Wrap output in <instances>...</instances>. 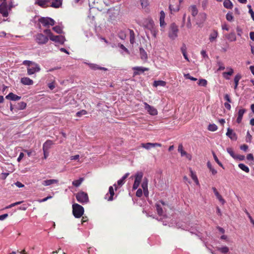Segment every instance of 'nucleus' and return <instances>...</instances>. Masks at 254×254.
I'll list each match as a JSON object with an SVG mask.
<instances>
[{"instance_id":"obj_34","label":"nucleus","mask_w":254,"mask_h":254,"mask_svg":"<svg viewBox=\"0 0 254 254\" xmlns=\"http://www.w3.org/2000/svg\"><path fill=\"white\" fill-rule=\"evenodd\" d=\"M217 250L220 252L221 253L225 254H228L229 252V248L225 246L221 248H217Z\"/></svg>"},{"instance_id":"obj_40","label":"nucleus","mask_w":254,"mask_h":254,"mask_svg":"<svg viewBox=\"0 0 254 254\" xmlns=\"http://www.w3.org/2000/svg\"><path fill=\"white\" fill-rule=\"evenodd\" d=\"M90 67L92 69H102V70H106L107 69L105 67H98L97 65L94 64H90Z\"/></svg>"},{"instance_id":"obj_57","label":"nucleus","mask_w":254,"mask_h":254,"mask_svg":"<svg viewBox=\"0 0 254 254\" xmlns=\"http://www.w3.org/2000/svg\"><path fill=\"white\" fill-rule=\"evenodd\" d=\"M44 33L47 34L49 36V38H50V36H51L53 35V33H52L51 31L49 29L44 30Z\"/></svg>"},{"instance_id":"obj_60","label":"nucleus","mask_w":254,"mask_h":254,"mask_svg":"<svg viewBox=\"0 0 254 254\" xmlns=\"http://www.w3.org/2000/svg\"><path fill=\"white\" fill-rule=\"evenodd\" d=\"M224 99L225 100H226L227 101V102H228V103L232 102V100L230 98V96L227 94H226L224 95Z\"/></svg>"},{"instance_id":"obj_9","label":"nucleus","mask_w":254,"mask_h":254,"mask_svg":"<svg viewBox=\"0 0 254 254\" xmlns=\"http://www.w3.org/2000/svg\"><path fill=\"white\" fill-rule=\"evenodd\" d=\"M144 105V108L147 112L151 115L155 116L158 114V111L154 107L149 105L146 102L143 103Z\"/></svg>"},{"instance_id":"obj_26","label":"nucleus","mask_w":254,"mask_h":254,"mask_svg":"<svg viewBox=\"0 0 254 254\" xmlns=\"http://www.w3.org/2000/svg\"><path fill=\"white\" fill-rule=\"evenodd\" d=\"M143 173L141 172H138L136 173L134 176L135 180L134 182L139 184H140L141 181L143 177Z\"/></svg>"},{"instance_id":"obj_62","label":"nucleus","mask_w":254,"mask_h":254,"mask_svg":"<svg viewBox=\"0 0 254 254\" xmlns=\"http://www.w3.org/2000/svg\"><path fill=\"white\" fill-rule=\"evenodd\" d=\"M240 148L241 150L246 151L247 149H248V146L246 144H243L241 146Z\"/></svg>"},{"instance_id":"obj_29","label":"nucleus","mask_w":254,"mask_h":254,"mask_svg":"<svg viewBox=\"0 0 254 254\" xmlns=\"http://www.w3.org/2000/svg\"><path fill=\"white\" fill-rule=\"evenodd\" d=\"M223 5L227 9H232L233 6V4L230 0H224L223 2Z\"/></svg>"},{"instance_id":"obj_49","label":"nucleus","mask_w":254,"mask_h":254,"mask_svg":"<svg viewBox=\"0 0 254 254\" xmlns=\"http://www.w3.org/2000/svg\"><path fill=\"white\" fill-rule=\"evenodd\" d=\"M87 112L85 110H82L76 113V116L78 117H80L82 115H85L87 114Z\"/></svg>"},{"instance_id":"obj_11","label":"nucleus","mask_w":254,"mask_h":254,"mask_svg":"<svg viewBox=\"0 0 254 254\" xmlns=\"http://www.w3.org/2000/svg\"><path fill=\"white\" fill-rule=\"evenodd\" d=\"M50 39L55 42L63 44L65 41V38L62 35L55 36L53 34L50 36Z\"/></svg>"},{"instance_id":"obj_44","label":"nucleus","mask_w":254,"mask_h":254,"mask_svg":"<svg viewBox=\"0 0 254 254\" xmlns=\"http://www.w3.org/2000/svg\"><path fill=\"white\" fill-rule=\"evenodd\" d=\"M213 157H214V159L215 160V161H216V162L222 168H224V167H223V165H222V164L219 161L218 158H217L216 155L215 154V153L214 152H213Z\"/></svg>"},{"instance_id":"obj_56","label":"nucleus","mask_w":254,"mask_h":254,"mask_svg":"<svg viewBox=\"0 0 254 254\" xmlns=\"http://www.w3.org/2000/svg\"><path fill=\"white\" fill-rule=\"evenodd\" d=\"M184 76L187 78V79H190L192 81H196L197 80V78H195V77H192L191 76L189 73L188 74H185L184 75Z\"/></svg>"},{"instance_id":"obj_32","label":"nucleus","mask_w":254,"mask_h":254,"mask_svg":"<svg viewBox=\"0 0 254 254\" xmlns=\"http://www.w3.org/2000/svg\"><path fill=\"white\" fill-rule=\"evenodd\" d=\"M83 178H80L78 180H74L72 182V184L75 187H79L83 181Z\"/></svg>"},{"instance_id":"obj_2","label":"nucleus","mask_w":254,"mask_h":254,"mask_svg":"<svg viewBox=\"0 0 254 254\" xmlns=\"http://www.w3.org/2000/svg\"><path fill=\"white\" fill-rule=\"evenodd\" d=\"M84 212V208L81 205L77 203L72 205V213L75 218H80L83 215Z\"/></svg>"},{"instance_id":"obj_19","label":"nucleus","mask_w":254,"mask_h":254,"mask_svg":"<svg viewBox=\"0 0 254 254\" xmlns=\"http://www.w3.org/2000/svg\"><path fill=\"white\" fill-rule=\"evenodd\" d=\"M218 35V33L217 30H214L212 32L210 33L209 37V40L210 42H213L216 41Z\"/></svg>"},{"instance_id":"obj_16","label":"nucleus","mask_w":254,"mask_h":254,"mask_svg":"<svg viewBox=\"0 0 254 254\" xmlns=\"http://www.w3.org/2000/svg\"><path fill=\"white\" fill-rule=\"evenodd\" d=\"M226 135L228 136L231 140H236L237 139L236 133L230 128H228L227 129Z\"/></svg>"},{"instance_id":"obj_46","label":"nucleus","mask_w":254,"mask_h":254,"mask_svg":"<svg viewBox=\"0 0 254 254\" xmlns=\"http://www.w3.org/2000/svg\"><path fill=\"white\" fill-rule=\"evenodd\" d=\"M198 84L199 85L206 87L207 84V81L204 79H201L199 80Z\"/></svg>"},{"instance_id":"obj_15","label":"nucleus","mask_w":254,"mask_h":254,"mask_svg":"<svg viewBox=\"0 0 254 254\" xmlns=\"http://www.w3.org/2000/svg\"><path fill=\"white\" fill-rule=\"evenodd\" d=\"M50 0H36L35 4H37L42 8H46L49 6L48 3Z\"/></svg>"},{"instance_id":"obj_23","label":"nucleus","mask_w":254,"mask_h":254,"mask_svg":"<svg viewBox=\"0 0 254 254\" xmlns=\"http://www.w3.org/2000/svg\"><path fill=\"white\" fill-rule=\"evenodd\" d=\"M213 191L216 195L217 198L223 204L225 203V201L223 198L222 196L220 194L217 190L215 187L212 188Z\"/></svg>"},{"instance_id":"obj_33","label":"nucleus","mask_w":254,"mask_h":254,"mask_svg":"<svg viewBox=\"0 0 254 254\" xmlns=\"http://www.w3.org/2000/svg\"><path fill=\"white\" fill-rule=\"evenodd\" d=\"M227 38L230 41H235L236 40V36L234 32L229 33L227 36Z\"/></svg>"},{"instance_id":"obj_10","label":"nucleus","mask_w":254,"mask_h":254,"mask_svg":"<svg viewBox=\"0 0 254 254\" xmlns=\"http://www.w3.org/2000/svg\"><path fill=\"white\" fill-rule=\"evenodd\" d=\"M161 204L165 206L167 205V204L163 200H159L157 203L155 204V206L156 208V210L159 216H162L163 214V208L161 206Z\"/></svg>"},{"instance_id":"obj_43","label":"nucleus","mask_w":254,"mask_h":254,"mask_svg":"<svg viewBox=\"0 0 254 254\" xmlns=\"http://www.w3.org/2000/svg\"><path fill=\"white\" fill-rule=\"evenodd\" d=\"M169 9L171 13L173 12H177L179 10V6L177 5L175 8L173 7V6L171 4L169 5Z\"/></svg>"},{"instance_id":"obj_51","label":"nucleus","mask_w":254,"mask_h":254,"mask_svg":"<svg viewBox=\"0 0 254 254\" xmlns=\"http://www.w3.org/2000/svg\"><path fill=\"white\" fill-rule=\"evenodd\" d=\"M140 1L142 8H145L149 4L148 0H140Z\"/></svg>"},{"instance_id":"obj_54","label":"nucleus","mask_w":254,"mask_h":254,"mask_svg":"<svg viewBox=\"0 0 254 254\" xmlns=\"http://www.w3.org/2000/svg\"><path fill=\"white\" fill-rule=\"evenodd\" d=\"M186 26L188 29H190L192 27L191 23L190 21V16L188 18Z\"/></svg>"},{"instance_id":"obj_8","label":"nucleus","mask_w":254,"mask_h":254,"mask_svg":"<svg viewBox=\"0 0 254 254\" xmlns=\"http://www.w3.org/2000/svg\"><path fill=\"white\" fill-rule=\"evenodd\" d=\"M36 41L39 44H45L47 43L49 40L47 36L43 34L39 33L36 35Z\"/></svg>"},{"instance_id":"obj_52","label":"nucleus","mask_w":254,"mask_h":254,"mask_svg":"<svg viewBox=\"0 0 254 254\" xmlns=\"http://www.w3.org/2000/svg\"><path fill=\"white\" fill-rule=\"evenodd\" d=\"M227 151L233 158H235L236 155L235 154L234 152L233 151L232 148H227Z\"/></svg>"},{"instance_id":"obj_59","label":"nucleus","mask_w":254,"mask_h":254,"mask_svg":"<svg viewBox=\"0 0 254 254\" xmlns=\"http://www.w3.org/2000/svg\"><path fill=\"white\" fill-rule=\"evenodd\" d=\"M48 86L49 88L51 90L54 89L55 88V81H53V82H52L49 83Z\"/></svg>"},{"instance_id":"obj_25","label":"nucleus","mask_w":254,"mask_h":254,"mask_svg":"<svg viewBox=\"0 0 254 254\" xmlns=\"http://www.w3.org/2000/svg\"><path fill=\"white\" fill-rule=\"evenodd\" d=\"M190 177L194 181L196 185L199 186V183L196 174L193 172L191 168H190Z\"/></svg>"},{"instance_id":"obj_30","label":"nucleus","mask_w":254,"mask_h":254,"mask_svg":"<svg viewBox=\"0 0 254 254\" xmlns=\"http://www.w3.org/2000/svg\"><path fill=\"white\" fill-rule=\"evenodd\" d=\"M166 84V82L164 81H163V80H157V81H155L154 82H153V86L154 87H157V86H165Z\"/></svg>"},{"instance_id":"obj_14","label":"nucleus","mask_w":254,"mask_h":254,"mask_svg":"<svg viewBox=\"0 0 254 254\" xmlns=\"http://www.w3.org/2000/svg\"><path fill=\"white\" fill-rule=\"evenodd\" d=\"M132 69L134 70L133 76H135L137 75H139L140 73L139 71L141 72H143L146 71H148L149 68L146 67H143L140 66H135L132 68Z\"/></svg>"},{"instance_id":"obj_45","label":"nucleus","mask_w":254,"mask_h":254,"mask_svg":"<svg viewBox=\"0 0 254 254\" xmlns=\"http://www.w3.org/2000/svg\"><path fill=\"white\" fill-rule=\"evenodd\" d=\"M53 30L58 34H61L63 32V30L59 26H56L53 28Z\"/></svg>"},{"instance_id":"obj_24","label":"nucleus","mask_w":254,"mask_h":254,"mask_svg":"<svg viewBox=\"0 0 254 254\" xmlns=\"http://www.w3.org/2000/svg\"><path fill=\"white\" fill-rule=\"evenodd\" d=\"M62 0H53L51 3L50 6L58 8L62 5Z\"/></svg>"},{"instance_id":"obj_53","label":"nucleus","mask_w":254,"mask_h":254,"mask_svg":"<svg viewBox=\"0 0 254 254\" xmlns=\"http://www.w3.org/2000/svg\"><path fill=\"white\" fill-rule=\"evenodd\" d=\"M22 202L23 201H18V202H15V203H13L8 206H6L5 208V209L10 208L13 206H15L16 205L21 204Z\"/></svg>"},{"instance_id":"obj_35","label":"nucleus","mask_w":254,"mask_h":254,"mask_svg":"<svg viewBox=\"0 0 254 254\" xmlns=\"http://www.w3.org/2000/svg\"><path fill=\"white\" fill-rule=\"evenodd\" d=\"M26 106L27 104L25 102H20L17 104V109L19 110H23L26 108Z\"/></svg>"},{"instance_id":"obj_3","label":"nucleus","mask_w":254,"mask_h":254,"mask_svg":"<svg viewBox=\"0 0 254 254\" xmlns=\"http://www.w3.org/2000/svg\"><path fill=\"white\" fill-rule=\"evenodd\" d=\"M145 28L150 31L154 38L156 37L157 34V30L155 26L153 21L152 19L149 20L146 24L144 25Z\"/></svg>"},{"instance_id":"obj_50","label":"nucleus","mask_w":254,"mask_h":254,"mask_svg":"<svg viewBox=\"0 0 254 254\" xmlns=\"http://www.w3.org/2000/svg\"><path fill=\"white\" fill-rule=\"evenodd\" d=\"M226 19L229 21H231L233 19V16L232 15V13L231 12H229L227 13L226 15Z\"/></svg>"},{"instance_id":"obj_17","label":"nucleus","mask_w":254,"mask_h":254,"mask_svg":"<svg viewBox=\"0 0 254 254\" xmlns=\"http://www.w3.org/2000/svg\"><path fill=\"white\" fill-rule=\"evenodd\" d=\"M6 99L12 100V101H18L21 98V96H19L14 93L10 92L5 97Z\"/></svg>"},{"instance_id":"obj_20","label":"nucleus","mask_w":254,"mask_h":254,"mask_svg":"<svg viewBox=\"0 0 254 254\" xmlns=\"http://www.w3.org/2000/svg\"><path fill=\"white\" fill-rule=\"evenodd\" d=\"M58 182L59 181L56 179L47 180L43 181L42 185L44 186H48L54 184H58Z\"/></svg>"},{"instance_id":"obj_22","label":"nucleus","mask_w":254,"mask_h":254,"mask_svg":"<svg viewBox=\"0 0 254 254\" xmlns=\"http://www.w3.org/2000/svg\"><path fill=\"white\" fill-rule=\"evenodd\" d=\"M54 143L51 140H47L43 145V149L44 152L47 151L51 148V146L53 145Z\"/></svg>"},{"instance_id":"obj_13","label":"nucleus","mask_w":254,"mask_h":254,"mask_svg":"<svg viewBox=\"0 0 254 254\" xmlns=\"http://www.w3.org/2000/svg\"><path fill=\"white\" fill-rule=\"evenodd\" d=\"M114 195V188L112 186H110L109 188V192L105 195V199H107L108 201H112L113 200Z\"/></svg>"},{"instance_id":"obj_61","label":"nucleus","mask_w":254,"mask_h":254,"mask_svg":"<svg viewBox=\"0 0 254 254\" xmlns=\"http://www.w3.org/2000/svg\"><path fill=\"white\" fill-rule=\"evenodd\" d=\"M245 158V156L244 155H237L235 156L234 159H238L239 160H243Z\"/></svg>"},{"instance_id":"obj_64","label":"nucleus","mask_w":254,"mask_h":254,"mask_svg":"<svg viewBox=\"0 0 254 254\" xmlns=\"http://www.w3.org/2000/svg\"><path fill=\"white\" fill-rule=\"evenodd\" d=\"M201 55L204 58H208V56L206 54V52L204 50H202L201 51Z\"/></svg>"},{"instance_id":"obj_28","label":"nucleus","mask_w":254,"mask_h":254,"mask_svg":"<svg viewBox=\"0 0 254 254\" xmlns=\"http://www.w3.org/2000/svg\"><path fill=\"white\" fill-rule=\"evenodd\" d=\"M189 11L191 12L192 16L195 17L198 13V10L194 5H191L189 7Z\"/></svg>"},{"instance_id":"obj_48","label":"nucleus","mask_w":254,"mask_h":254,"mask_svg":"<svg viewBox=\"0 0 254 254\" xmlns=\"http://www.w3.org/2000/svg\"><path fill=\"white\" fill-rule=\"evenodd\" d=\"M35 63L32 61L25 60L23 62V64L25 65H27V67H29L30 66H32L31 65H33Z\"/></svg>"},{"instance_id":"obj_6","label":"nucleus","mask_w":254,"mask_h":254,"mask_svg":"<svg viewBox=\"0 0 254 254\" xmlns=\"http://www.w3.org/2000/svg\"><path fill=\"white\" fill-rule=\"evenodd\" d=\"M11 6H9L6 2H3L0 5V13L3 17H6L8 15V10H10Z\"/></svg>"},{"instance_id":"obj_38","label":"nucleus","mask_w":254,"mask_h":254,"mask_svg":"<svg viewBox=\"0 0 254 254\" xmlns=\"http://www.w3.org/2000/svg\"><path fill=\"white\" fill-rule=\"evenodd\" d=\"M178 151L179 152H180L182 156H184V155L187 154L186 151H185L183 149V145L182 144H180L179 145L178 149Z\"/></svg>"},{"instance_id":"obj_63","label":"nucleus","mask_w":254,"mask_h":254,"mask_svg":"<svg viewBox=\"0 0 254 254\" xmlns=\"http://www.w3.org/2000/svg\"><path fill=\"white\" fill-rule=\"evenodd\" d=\"M24 155V153H22V152H21L18 156V157L17 158V161L18 162H20L21 161V160L22 159V158H23Z\"/></svg>"},{"instance_id":"obj_21","label":"nucleus","mask_w":254,"mask_h":254,"mask_svg":"<svg viewBox=\"0 0 254 254\" xmlns=\"http://www.w3.org/2000/svg\"><path fill=\"white\" fill-rule=\"evenodd\" d=\"M246 110L245 109H242L239 110L238 113V117L237 119V122L238 124H240L241 123L243 117L245 113L246 112Z\"/></svg>"},{"instance_id":"obj_42","label":"nucleus","mask_w":254,"mask_h":254,"mask_svg":"<svg viewBox=\"0 0 254 254\" xmlns=\"http://www.w3.org/2000/svg\"><path fill=\"white\" fill-rule=\"evenodd\" d=\"M135 40L134 33L133 30H130V42L131 44H133Z\"/></svg>"},{"instance_id":"obj_31","label":"nucleus","mask_w":254,"mask_h":254,"mask_svg":"<svg viewBox=\"0 0 254 254\" xmlns=\"http://www.w3.org/2000/svg\"><path fill=\"white\" fill-rule=\"evenodd\" d=\"M242 78V75L240 74H237L234 77L235 86L234 89H237L239 84V82L240 79Z\"/></svg>"},{"instance_id":"obj_18","label":"nucleus","mask_w":254,"mask_h":254,"mask_svg":"<svg viewBox=\"0 0 254 254\" xmlns=\"http://www.w3.org/2000/svg\"><path fill=\"white\" fill-rule=\"evenodd\" d=\"M20 81L21 83L25 85H31L33 84V81L27 77L21 78Z\"/></svg>"},{"instance_id":"obj_27","label":"nucleus","mask_w":254,"mask_h":254,"mask_svg":"<svg viewBox=\"0 0 254 254\" xmlns=\"http://www.w3.org/2000/svg\"><path fill=\"white\" fill-rule=\"evenodd\" d=\"M139 52L140 58L143 61H146L148 58L147 54L143 48H139Z\"/></svg>"},{"instance_id":"obj_4","label":"nucleus","mask_w":254,"mask_h":254,"mask_svg":"<svg viewBox=\"0 0 254 254\" xmlns=\"http://www.w3.org/2000/svg\"><path fill=\"white\" fill-rule=\"evenodd\" d=\"M77 200L82 204L86 203L89 201L88 195L84 191H79L76 194Z\"/></svg>"},{"instance_id":"obj_58","label":"nucleus","mask_w":254,"mask_h":254,"mask_svg":"<svg viewBox=\"0 0 254 254\" xmlns=\"http://www.w3.org/2000/svg\"><path fill=\"white\" fill-rule=\"evenodd\" d=\"M142 195V190L141 189H139L136 192V196L137 197H141Z\"/></svg>"},{"instance_id":"obj_55","label":"nucleus","mask_w":254,"mask_h":254,"mask_svg":"<svg viewBox=\"0 0 254 254\" xmlns=\"http://www.w3.org/2000/svg\"><path fill=\"white\" fill-rule=\"evenodd\" d=\"M252 136L250 134L249 131H247V136H246V141L248 142H250L252 140Z\"/></svg>"},{"instance_id":"obj_7","label":"nucleus","mask_w":254,"mask_h":254,"mask_svg":"<svg viewBox=\"0 0 254 254\" xmlns=\"http://www.w3.org/2000/svg\"><path fill=\"white\" fill-rule=\"evenodd\" d=\"M31 65L29 67H27V74L28 75H30L40 71L41 68L38 64L35 63Z\"/></svg>"},{"instance_id":"obj_41","label":"nucleus","mask_w":254,"mask_h":254,"mask_svg":"<svg viewBox=\"0 0 254 254\" xmlns=\"http://www.w3.org/2000/svg\"><path fill=\"white\" fill-rule=\"evenodd\" d=\"M118 36L120 39L124 40L126 38V33L124 31L121 30L118 33Z\"/></svg>"},{"instance_id":"obj_47","label":"nucleus","mask_w":254,"mask_h":254,"mask_svg":"<svg viewBox=\"0 0 254 254\" xmlns=\"http://www.w3.org/2000/svg\"><path fill=\"white\" fill-rule=\"evenodd\" d=\"M141 187L142 188L143 190H147L148 189V182L147 179H145L141 184Z\"/></svg>"},{"instance_id":"obj_12","label":"nucleus","mask_w":254,"mask_h":254,"mask_svg":"<svg viewBox=\"0 0 254 254\" xmlns=\"http://www.w3.org/2000/svg\"><path fill=\"white\" fill-rule=\"evenodd\" d=\"M141 146L146 149H149L151 147H161L162 144L159 143H142Z\"/></svg>"},{"instance_id":"obj_36","label":"nucleus","mask_w":254,"mask_h":254,"mask_svg":"<svg viewBox=\"0 0 254 254\" xmlns=\"http://www.w3.org/2000/svg\"><path fill=\"white\" fill-rule=\"evenodd\" d=\"M234 72V70L232 68H229V70L227 72H224L223 73V77L226 79H229V77L226 75H232Z\"/></svg>"},{"instance_id":"obj_39","label":"nucleus","mask_w":254,"mask_h":254,"mask_svg":"<svg viewBox=\"0 0 254 254\" xmlns=\"http://www.w3.org/2000/svg\"><path fill=\"white\" fill-rule=\"evenodd\" d=\"M217 129V126L215 124H210L208 127V129L211 131H215Z\"/></svg>"},{"instance_id":"obj_37","label":"nucleus","mask_w":254,"mask_h":254,"mask_svg":"<svg viewBox=\"0 0 254 254\" xmlns=\"http://www.w3.org/2000/svg\"><path fill=\"white\" fill-rule=\"evenodd\" d=\"M238 166L241 169L246 173H249L250 171L249 167L244 164L240 163L238 165Z\"/></svg>"},{"instance_id":"obj_5","label":"nucleus","mask_w":254,"mask_h":254,"mask_svg":"<svg viewBox=\"0 0 254 254\" xmlns=\"http://www.w3.org/2000/svg\"><path fill=\"white\" fill-rule=\"evenodd\" d=\"M39 22L41 23L43 26L49 28L50 26H53L55 24V20L50 17H41L39 19Z\"/></svg>"},{"instance_id":"obj_1","label":"nucleus","mask_w":254,"mask_h":254,"mask_svg":"<svg viewBox=\"0 0 254 254\" xmlns=\"http://www.w3.org/2000/svg\"><path fill=\"white\" fill-rule=\"evenodd\" d=\"M179 28L175 23H171L169 26L168 36L172 40H175L178 37Z\"/></svg>"}]
</instances>
